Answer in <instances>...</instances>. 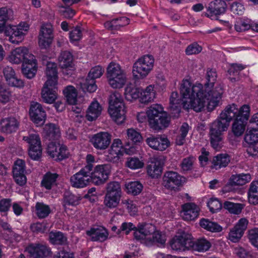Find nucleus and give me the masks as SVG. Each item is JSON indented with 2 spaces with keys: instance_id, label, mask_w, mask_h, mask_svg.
<instances>
[{
  "instance_id": "obj_1",
  "label": "nucleus",
  "mask_w": 258,
  "mask_h": 258,
  "mask_svg": "<svg viewBox=\"0 0 258 258\" xmlns=\"http://www.w3.org/2000/svg\"><path fill=\"white\" fill-rule=\"evenodd\" d=\"M206 78L207 82L204 87L200 83L192 84L187 79L182 80L180 94L184 98L189 99L188 102H183L184 108L201 112L207 103L208 110L212 111L218 105L223 91L220 85H215L217 80L215 70L208 69Z\"/></svg>"
},
{
  "instance_id": "obj_2",
  "label": "nucleus",
  "mask_w": 258,
  "mask_h": 258,
  "mask_svg": "<svg viewBox=\"0 0 258 258\" xmlns=\"http://www.w3.org/2000/svg\"><path fill=\"white\" fill-rule=\"evenodd\" d=\"M13 14L11 9L6 7L0 9V32L4 30L5 34L9 36V41L18 44L28 30L29 25L26 23H21L17 26H6V22L13 18Z\"/></svg>"
},
{
  "instance_id": "obj_3",
  "label": "nucleus",
  "mask_w": 258,
  "mask_h": 258,
  "mask_svg": "<svg viewBox=\"0 0 258 258\" xmlns=\"http://www.w3.org/2000/svg\"><path fill=\"white\" fill-rule=\"evenodd\" d=\"M250 107L248 105L244 104L239 109L235 104L229 105L225 107L221 113H225L227 115L231 112L233 116L229 120V124L233 118H234L232 126V131L236 137L241 136L245 129V126L248 120L250 114Z\"/></svg>"
},
{
  "instance_id": "obj_4",
  "label": "nucleus",
  "mask_w": 258,
  "mask_h": 258,
  "mask_svg": "<svg viewBox=\"0 0 258 258\" xmlns=\"http://www.w3.org/2000/svg\"><path fill=\"white\" fill-rule=\"evenodd\" d=\"M229 115L221 113L220 116L212 123L210 128L209 136L211 146L215 150H219L222 147V134L229 126V121L233 116V113Z\"/></svg>"
},
{
  "instance_id": "obj_5",
  "label": "nucleus",
  "mask_w": 258,
  "mask_h": 258,
  "mask_svg": "<svg viewBox=\"0 0 258 258\" xmlns=\"http://www.w3.org/2000/svg\"><path fill=\"white\" fill-rule=\"evenodd\" d=\"M146 114L150 126L154 130L159 131L169 124V118L163 112L162 107L159 104L151 106L147 110Z\"/></svg>"
},
{
  "instance_id": "obj_6",
  "label": "nucleus",
  "mask_w": 258,
  "mask_h": 258,
  "mask_svg": "<svg viewBox=\"0 0 258 258\" xmlns=\"http://www.w3.org/2000/svg\"><path fill=\"white\" fill-rule=\"evenodd\" d=\"M108 112L112 119L117 124H121L124 121V105L119 93H114L110 96Z\"/></svg>"
},
{
  "instance_id": "obj_7",
  "label": "nucleus",
  "mask_w": 258,
  "mask_h": 258,
  "mask_svg": "<svg viewBox=\"0 0 258 258\" xmlns=\"http://www.w3.org/2000/svg\"><path fill=\"white\" fill-rule=\"evenodd\" d=\"M107 78L109 85L113 88H121L125 85L126 76L120 65L111 62L107 69Z\"/></svg>"
},
{
  "instance_id": "obj_8",
  "label": "nucleus",
  "mask_w": 258,
  "mask_h": 258,
  "mask_svg": "<svg viewBox=\"0 0 258 258\" xmlns=\"http://www.w3.org/2000/svg\"><path fill=\"white\" fill-rule=\"evenodd\" d=\"M154 59L151 55H146L139 58L134 64L133 74L137 79L145 77L153 68Z\"/></svg>"
},
{
  "instance_id": "obj_9",
  "label": "nucleus",
  "mask_w": 258,
  "mask_h": 258,
  "mask_svg": "<svg viewBox=\"0 0 258 258\" xmlns=\"http://www.w3.org/2000/svg\"><path fill=\"white\" fill-rule=\"evenodd\" d=\"M104 72V69L100 66L92 68L89 71L87 78L80 82L81 87L83 91L90 93L95 92L97 88L95 79L101 77Z\"/></svg>"
},
{
  "instance_id": "obj_10",
  "label": "nucleus",
  "mask_w": 258,
  "mask_h": 258,
  "mask_svg": "<svg viewBox=\"0 0 258 258\" xmlns=\"http://www.w3.org/2000/svg\"><path fill=\"white\" fill-rule=\"evenodd\" d=\"M184 182L185 178L177 172L167 171L163 174L162 184L168 190L177 191Z\"/></svg>"
},
{
  "instance_id": "obj_11",
  "label": "nucleus",
  "mask_w": 258,
  "mask_h": 258,
  "mask_svg": "<svg viewBox=\"0 0 258 258\" xmlns=\"http://www.w3.org/2000/svg\"><path fill=\"white\" fill-rule=\"evenodd\" d=\"M23 140L26 142L29 147V155L34 160H38L42 153L40 138L36 133H29L28 136H24Z\"/></svg>"
},
{
  "instance_id": "obj_12",
  "label": "nucleus",
  "mask_w": 258,
  "mask_h": 258,
  "mask_svg": "<svg viewBox=\"0 0 258 258\" xmlns=\"http://www.w3.org/2000/svg\"><path fill=\"white\" fill-rule=\"evenodd\" d=\"M110 172V166L108 164L98 165L91 171L90 180L95 185L103 184L108 178Z\"/></svg>"
},
{
  "instance_id": "obj_13",
  "label": "nucleus",
  "mask_w": 258,
  "mask_h": 258,
  "mask_svg": "<svg viewBox=\"0 0 258 258\" xmlns=\"http://www.w3.org/2000/svg\"><path fill=\"white\" fill-rule=\"evenodd\" d=\"M111 135L107 132H100L93 135L90 143L97 150H104L108 148L111 143Z\"/></svg>"
},
{
  "instance_id": "obj_14",
  "label": "nucleus",
  "mask_w": 258,
  "mask_h": 258,
  "mask_svg": "<svg viewBox=\"0 0 258 258\" xmlns=\"http://www.w3.org/2000/svg\"><path fill=\"white\" fill-rule=\"evenodd\" d=\"M165 161L164 156H155L151 158L147 167L148 174L152 178L158 177L161 174Z\"/></svg>"
},
{
  "instance_id": "obj_15",
  "label": "nucleus",
  "mask_w": 258,
  "mask_h": 258,
  "mask_svg": "<svg viewBox=\"0 0 258 258\" xmlns=\"http://www.w3.org/2000/svg\"><path fill=\"white\" fill-rule=\"evenodd\" d=\"M248 221L245 218L239 219L228 234L229 239L233 242H237L242 237L247 227Z\"/></svg>"
},
{
  "instance_id": "obj_16",
  "label": "nucleus",
  "mask_w": 258,
  "mask_h": 258,
  "mask_svg": "<svg viewBox=\"0 0 258 258\" xmlns=\"http://www.w3.org/2000/svg\"><path fill=\"white\" fill-rule=\"evenodd\" d=\"M146 143L154 150L163 151L170 145L169 140L165 135L151 136L146 140Z\"/></svg>"
},
{
  "instance_id": "obj_17",
  "label": "nucleus",
  "mask_w": 258,
  "mask_h": 258,
  "mask_svg": "<svg viewBox=\"0 0 258 258\" xmlns=\"http://www.w3.org/2000/svg\"><path fill=\"white\" fill-rule=\"evenodd\" d=\"M29 114L32 121L38 125L45 122L46 114L41 104L37 102H31Z\"/></svg>"
},
{
  "instance_id": "obj_18",
  "label": "nucleus",
  "mask_w": 258,
  "mask_h": 258,
  "mask_svg": "<svg viewBox=\"0 0 258 258\" xmlns=\"http://www.w3.org/2000/svg\"><path fill=\"white\" fill-rule=\"evenodd\" d=\"M87 170V168H82L71 177L70 182L72 186L76 188H83L89 184L90 181L91 173L86 171Z\"/></svg>"
},
{
  "instance_id": "obj_19",
  "label": "nucleus",
  "mask_w": 258,
  "mask_h": 258,
  "mask_svg": "<svg viewBox=\"0 0 258 258\" xmlns=\"http://www.w3.org/2000/svg\"><path fill=\"white\" fill-rule=\"evenodd\" d=\"M30 56H34L29 52L25 47H19L12 50L9 55V61L13 63L19 64L26 62L29 59Z\"/></svg>"
},
{
  "instance_id": "obj_20",
  "label": "nucleus",
  "mask_w": 258,
  "mask_h": 258,
  "mask_svg": "<svg viewBox=\"0 0 258 258\" xmlns=\"http://www.w3.org/2000/svg\"><path fill=\"white\" fill-rule=\"evenodd\" d=\"M57 84L49 83L46 81L41 90V97L44 102L47 104L53 103L56 99Z\"/></svg>"
},
{
  "instance_id": "obj_21",
  "label": "nucleus",
  "mask_w": 258,
  "mask_h": 258,
  "mask_svg": "<svg viewBox=\"0 0 258 258\" xmlns=\"http://www.w3.org/2000/svg\"><path fill=\"white\" fill-rule=\"evenodd\" d=\"M53 38L52 26L45 24L41 26L39 37V45L41 48H47L52 42Z\"/></svg>"
},
{
  "instance_id": "obj_22",
  "label": "nucleus",
  "mask_w": 258,
  "mask_h": 258,
  "mask_svg": "<svg viewBox=\"0 0 258 258\" xmlns=\"http://www.w3.org/2000/svg\"><path fill=\"white\" fill-rule=\"evenodd\" d=\"M226 4L223 0H214L210 2L206 7L208 13L204 15L209 18L214 15H220L225 13Z\"/></svg>"
},
{
  "instance_id": "obj_23",
  "label": "nucleus",
  "mask_w": 258,
  "mask_h": 258,
  "mask_svg": "<svg viewBox=\"0 0 258 258\" xmlns=\"http://www.w3.org/2000/svg\"><path fill=\"white\" fill-rule=\"evenodd\" d=\"M27 250L32 258H44L50 252L46 245L40 243H32L27 247Z\"/></svg>"
},
{
  "instance_id": "obj_24",
  "label": "nucleus",
  "mask_w": 258,
  "mask_h": 258,
  "mask_svg": "<svg viewBox=\"0 0 258 258\" xmlns=\"http://www.w3.org/2000/svg\"><path fill=\"white\" fill-rule=\"evenodd\" d=\"M20 125L19 120L14 117L3 118L0 121L1 131L6 134H11L16 132Z\"/></svg>"
},
{
  "instance_id": "obj_25",
  "label": "nucleus",
  "mask_w": 258,
  "mask_h": 258,
  "mask_svg": "<svg viewBox=\"0 0 258 258\" xmlns=\"http://www.w3.org/2000/svg\"><path fill=\"white\" fill-rule=\"evenodd\" d=\"M181 216L184 220L192 221L199 215L200 208L194 203H187L182 206Z\"/></svg>"
},
{
  "instance_id": "obj_26",
  "label": "nucleus",
  "mask_w": 258,
  "mask_h": 258,
  "mask_svg": "<svg viewBox=\"0 0 258 258\" xmlns=\"http://www.w3.org/2000/svg\"><path fill=\"white\" fill-rule=\"evenodd\" d=\"M123 155L122 144L120 140L114 139L108 151L107 159L110 162H117Z\"/></svg>"
},
{
  "instance_id": "obj_27",
  "label": "nucleus",
  "mask_w": 258,
  "mask_h": 258,
  "mask_svg": "<svg viewBox=\"0 0 258 258\" xmlns=\"http://www.w3.org/2000/svg\"><path fill=\"white\" fill-rule=\"evenodd\" d=\"M86 234L90 237L93 241L103 242L108 236L107 230L102 226H95L86 231Z\"/></svg>"
},
{
  "instance_id": "obj_28",
  "label": "nucleus",
  "mask_w": 258,
  "mask_h": 258,
  "mask_svg": "<svg viewBox=\"0 0 258 258\" xmlns=\"http://www.w3.org/2000/svg\"><path fill=\"white\" fill-rule=\"evenodd\" d=\"M3 73L8 84L12 87L22 88L24 86L23 81L15 76V73L12 67L7 66L5 68Z\"/></svg>"
},
{
  "instance_id": "obj_29",
  "label": "nucleus",
  "mask_w": 258,
  "mask_h": 258,
  "mask_svg": "<svg viewBox=\"0 0 258 258\" xmlns=\"http://www.w3.org/2000/svg\"><path fill=\"white\" fill-rule=\"evenodd\" d=\"M30 58L27 62L22 64V73L28 79L33 78L37 71L36 60L34 56H30Z\"/></svg>"
},
{
  "instance_id": "obj_30",
  "label": "nucleus",
  "mask_w": 258,
  "mask_h": 258,
  "mask_svg": "<svg viewBox=\"0 0 258 258\" xmlns=\"http://www.w3.org/2000/svg\"><path fill=\"white\" fill-rule=\"evenodd\" d=\"M102 107L97 101H93L86 112V118L90 121L96 120L101 114Z\"/></svg>"
},
{
  "instance_id": "obj_31",
  "label": "nucleus",
  "mask_w": 258,
  "mask_h": 258,
  "mask_svg": "<svg viewBox=\"0 0 258 258\" xmlns=\"http://www.w3.org/2000/svg\"><path fill=\"white\" fill-rule=\"evenodd\" d=\"M251 180V176L249 173L236 174L231 176L229 183L232 186H241L249 182Z\"/></svg>"
},
{
  "instance_id": "obj_32",
  "label": "nucleus",
  "mask_w": 258,
  "mask_h": 258,
  "mask_svg": "<svg viewBox=\"0 0 258 258\" xmlns=\"http://www.w3.org/2000/svg\"><path fill=\"white\" fill-rule=\"evenodd\" d=\"M230 161V156L226 154H219L215 156L212 161V168L216 170L226 167Z\"/></svg>"
},
{
  "instance_id": "obj_33",
  "label": "nucleus",
  "mask_w": 258,
  "mask_h": 258,
  "mask_svg": "<svg viewBox=\"0 0 258 258\" xmlns=\"http://www.w3.org/2000/svg\"><path fill=\"white\" fill-rule=\"evenodd\" d=\"M166 241V235L159 231H155L151 237L148 238L146 245L157 244L158 246H164Z\"/></svg>"
},
{
  "instance_id": "obj_34",
  "label": "nucleus",
  "mask_w": 258,
  "mask_h": 258,
  "mask_svg": "<svg viewBox=\"0 0 258 258\" xmlns=\"http://www.w3.org/2000/svg\"><path fill=\"white\" fill-rule=\"evenodd\" d=\"M58 177V175L55 173L47 172L43 177L41 182V186L47 189H51L52 187L56 185Z\"/></svg>"
},
{
  "instance_id": "obj_35",
  "label": "nucleus",
  "mask_w": 258,
  "mask_h": 258,
  "mask_svg": "<svg viewBox=\"0 0 258 258\" xmlns=\"http://www.w3.org/2000/svg\"><path fill=\"white\" fill-rule=\"evenodd\" d=\"M47 80L49 83L57 84V72L55 63L48 62L47 63L45 72Z\"/></svg>"
},
{
  "instance_id": "obj_36",
  "label": "nucleus",
  "mask_w": 258,
  "mask_h": 258,
  "mask_svg": "<svg viewBox=\"0 0 258 258\" xmlns=\"http://www.w3.org/2000/svg\"><path fill=\"white\" fill-rule=\"evenodd\" d=\"M188 240L183 235L176 236L170 242L171 247L175 251H184L187 247Z\"/></svg>"
},
{
  "instance_id": "obj_37",
  "label": "nucleus",
  "mask_w": 258,
  "mask_h": 258,
  "mask_svg": "<svg viewBox=\"0 0 258 258\" xmlns=\"http://www.w3.org/2000/svg\"><path fill=\"white\" fill-rule=\"evenodd\" d=\"M178 93L172 92L170 98V112L174 116H178L180 112V101L177 98Z\"/></svg>"
},
{
  "instance_id": "obj_38",
  "label": "nucleus",
  "mask_w": 258,
  "mask_h": 258,
  "mask_svg": "<svg viewBox=\"0 0 258 258\" xmlns=\"http://www.w3.org/2000/svg\"><path fill=\"white\" fill-rule=\"evenodd\" d=\"M154 88V86L150 85L144 90L140 91V100L142 103H148L154 100L155 98V91Z\"/></svg>"
},
{
  "instance_id": "obj_39",
  "label": "nucleus",
  "mask_w": 258,
  "mask_h": 258,
  "mask_svg": "<svg viewBox=\"0 0 258 258\" xmlns=\"http://www.w3.org/2000/svg\"><path fill=\"white\" fill-rule=\"evenodd\" d=\"M248 198L249 203L255 205L258 203V181L251 182L248 191Z\"/></svg>"
},
{
  "instance_id": "obj_40",
  "label": "nucleus",
  "mask_w": 258,
  "mask_h": 258,
  "mask_svg": "<svg viewBox=\"0 0 258 258\" xmlns=\"http://www.w3.org/2000/svg\"><path fill=\"white\" fill-rule=\"evenodd\" d=\"M105 194L122 197V190L120 183L117 181H111L108 183L106 187Z\"/></svg>"
},
{
  "instance_id": "obj_41",
  "label": "nucleus",
  "mask_w": 258,
  "mask_h": 258,
  "mask_svg": "<svg viewBox=\"0 0 258 258\" xmlns=\"http://www.w3.org/2000/svg\"><path fill=\"white\" fill-rule=\"evenodd\" d=\"M200 226L204 229L212 232H220L222 227L217 223L203 218L200 221Z\"/></svg>"
},
{
  "instance_id": "obj_42",
  "label": "nucleus",
  "mask_w": 258,
  "mask_h": 258,
  "mask_svg": "<svg viewBox=\"0 0 258 258\" xmlns=\"http://www.w3.org/2000/svg\"><path fill=\"white\" fill-rule=\"evenodd\" d=\"M58 61L59 66L61 68L67 69L71 67L73 62L72 53L68 51L61 52L58 57Z\"/></svg>"
},
{
  "instance_id": "obj_43",
  "label": "nucleus",
  "mask_w": 258,
  "mask_h": 258,
  "mask_svg": "<svg viewBox=\"0 0 258 258\" xmlns=\"http://www.w3.org/2000/svg\"><path fill=\"white\" fill-rule=\"evenodd\" d=\"M81 200V197L73 194L69 191H66L63 196V205L64 206H75L80 203Z\"/></svg>"
},
{
  "instance_id": "obj_44",
  "label": "nucleus",
  "mask_w": 258,
  "mask_h": 258,
  "mask_svg": "<svg viewBox=\"0 0 258 258\" xmlns=\"http://www.w3.org/2000/svg\"><path fill=\"white\" fill-rule=\"evenodd\" d=\"M63 94L70 104H75L77 102V92L72 86H68L63 90Z\"/></svg>"
},
{
  "instance_id": "obj_45",
  "label": "nucleus",
  "mask_w": 258,
  "mask_h": 258,
  "mask_svg": "<svg viewBox=\"0 0 258 258\" xmlns=\"http://www.w3.org/2000/svg\"><path fill=\"white\" fill-rule=\"evenodd\" d=\"M121 197L105 194L103 204L110 209L116 208L120 202Z\"/></svg>"
},
{
  "instance_id": "obj_46",
  "label": "nucleus",
  "mask_w": 258,
  "mask_h": 258,
  "mask_svg": "<svg viewBox=\"0 0 258 258\" xmlns=\"http://www.w3.org/2000/svg\"><path fill=\"white\" fill-rule=\"evenodd\" d=\"M244 140L248 144H253L258 142V127L251 126L245 136Z\"/></svg>"
},
{
  "instance_id": "obj_47",
  "label": "nucleus",
  "mask_w": 258,
  "mask_h": 258,
  "mask_svg": "<svg viewBox=\"0 0 258 258\" xmlns=\"http://www.w3.org/2000/svg\"><path fill=\"white\" fill-rule=\"evenodd\" d=\"M124 95L128 101L136 99L140 97V89L131 85H127L125 89Z\"/></svg>"
},
{
  "instance_id": "obj_48",
  "label": "nucleus",
  "mask_w": 258,
  "mask_h": 258,
  "mask_svg": "<svg viewBox=\"0 0 258 258\" xmlns=\"http://www.w3.org/2000/svg\"><path fill=\"white\" fill-rule=\"evenodd\" d=\"M44 130L49 137V140H57L60 136V133L58 128L53 123H49L45 125Z\"/></svg>"
},
{
  "instance_id": "obj_49",
  "label": "nucleus",
  "mask_w": 258,
  "mask_h": 258,
  "mask_svg": "<svg viewBox=\"0 0 258 258\" xmlns=\"http://www.w3.org/2000/svg\"><path fill=\"white\" fill-rule=\"evenodd\" d=\"M126 192L134 196L139 195L143 189V185L138 181H131L125 184Z\"/></svg>"
},
{
  "instance_id": "obj_50",
  "label": "nucleus",
  "mask_w": 258,
  "mask_h": 258,
  "mask_svg": "<svg viewBox=\"0 0 258 258\" xmlns=\"http://www.w3.org/2000/svg\"><path fill=\"white\" fill-rule=\"evenodd\" d=\"M36 214L39 218H44L47 217L50 213L49 206L43 203L37 202L35 205Z\"/></svg>"
},
{
  "instance_id": "obj_51",
  "label": "nucleus",
  "mask_w": 258,
  "mask_h": 258,
  "mask_svg": "<svg viewBox=\"0 0 258 258\" xmlns=\"http://www.w3.org/2000/svg\"><path fill=\"white\" fill-rule=\"evenodd\" d=\"M251 21L249 19L239 18L237 19L234 25L235 29L237 32L246 31L250 28Z\"/></svg>"
},
{
  "instance_id": "obj_52",
  "label": "nucleus",
  "mask_w": 258,
  "mask_h": 258,
  "mask_svg": "<svg viewBox=\"0 0 258 258\" xmlns=\"http://www.w3.org/2000/svg\"><path fill=\"white\" fill-rule=\"evenodd\" d=\"M50 242L53 244L61 245L66 243V237L60 232H51L49 234Z\"/></svg>"
},
{
  "instance_id": "obj_53",
  "label": "nucleus",
  "mask_w": 258,
  "mask_h": 258,
  "mask_svg": "<svg viewBox=\"0 0 258 258\" xmlns=\"http://www.w3.org/2000/svg\"><path fill=\"white\" fill-rule=\"evenodd\" d=\"M188 124L184 122L181 126L179 130V134L176 137L175 143L179 146L183 145L185 141V137L189 131Z\"/></svg>"
},
{
  "instance_id": "obj_54",
  "label": "nucleus",
  "mask_w": 258,
  "mask_h": 258,
  "mask_svg": "<svg viewBox=\"0 0 258 258\" xmlns=\"http://www.w3.org/2000/svg\"><path fill=\"white\" fill-rule=\"evenodd\" d=\"M223 207L230 213L236 215L240 214L244 207L241 204L234 203L229 201L225 202Z\"/></svg>"
},
{
  "instance_id": "obj_55",
  "label": "nucleus",
  "mask_w": 258,
  "mask_h": 258,
  "mask_svg": "<svg viewBox=\"0 0 258 258\" xmlns=\"http://www.w3.org/2000/svg\"><path fill=\"white\" fill-rule=\"evenodd\" d=\"M193 246L196 250L202 252L209 250L211 244L207 239L205 238H202L198 239L195 241Z\"/></svg>"
},
{
  "instance_id": "obj_56",
  "label": "nucleus",
  "mask_w": 258,
  "mask_h": 258,
  "mask_svg": "<svg viewBox=\"0 0 258 258\" xmlns=\"http://www.w3.org/2000/svg\"><path fill=\"white\" fill-rule=\"evenodd\" d=\"M58 12L60 15L64 18L71 19L76 14V11L70 7H66L62 5L59 6Z\"/></svg>"
},
{
  "instance_id": "obj_57",
  "label": "nucleus",
  "mask_w": 258,
  "mask_h": 258,
  "mask_svg": "<svg viewBox=\"0 0 258 258\" xmlns=\"http://www.w3.org/2000/svg\"><path fill=\"white\" fill-rule=\"evenodd\" d=\"M141 226V230L145 235L146 242L148 241V238L151 237L156 230V227L149 223L139 224Z\"/></svg>"
},
{
  "instance_id": "obj_58",
  "label": "nucleus",
  "mask_w": 258,
  "mask_h": 258,
  "mask_svg": "<svg viewBox=\"0 0 258 258\" xmlns=\"http://www.w3.org/2000/svg\"><path fill=\"white\" fill-rule=\"evenodd\" d=\"M69 37L71 42L77 44L82 37V32L80 27H76L69 34Z\"/></svg>"
},
{
  "instance_id": "obj_59",
  "label": "nucleus",
  "mask_w": 258,
  "mask_h": 258,
  "mask_svg": "<svg viewBox=\"0 0 258 258\" xmlns=\"http://www.w3.org/2000/svg\"><path fill=\"white\" fill-rule=\"evenodd\" d=\"M144 163L140 161L139 158L135 157H129L127 159L126 165L132 169H137L143 167Z\"/></svg>"
},
{
  "instance_id": "obj_60",
  "label": "nucleus",
  "mask_w": 258,
  "mask_h": 258,
  "mask_svg": "<svg viewBox=\"0 0 258 258\" xmlns=\"http://www.w3.org/2000/svg\"><path fill=\"white\" fill-rule=\"evenodd\" d=\"M126 134L128 140L135 143L140 142L142 139L140 133L133 128H128L126 131Z\"/></svg>"
},
{
  "instance_id": "obj_61",
  "label": "nucleus",
  "mask_w": 258,
  "mask_h": 258,
  "mask_svg": "<svg viewBox=\"0 0 258 258\" xmlns=\"http://www.w3.org/2000/svg\"><path fill=\"white\" fill-rule=\"evenodd\" d=\"M207 206L210 211L213 213H216L221 210L222 204L220 201L216 198H211L207 203Z\"/></svg>"
},
{
  "instance_id": "obj_62",
  "label": "nucleus",
  "mask_w": 258,
  "mask_h": 258,
  "mask_svg": "<svg viewBox=\"0 0 258 258\" xmlns=\"http://www.w3.org/2000/svg\"><path fill=\"white\" fill-rule=\"evenodd\" d=\"M195 159L190 156L184 158L180 163V167L183 171H188L192 170Z\"/></svg>"
},
{
  "instance_id": "obj_63",
  "label": "nucleus",
  "mask_w": 258,
  "mask_h": 258,
  "mask_svg": "<svg viewBox=\"0 0 258 258\" xmlns=\"http://www.w3.org/2000/svg\"><path fill=\"white\" fill-rule=\"evenodd\" d=\"M247 237L250 243L258 249V228L249 230Z\"/></svg>"
},
{
  "instance_id": "obj_64",
  "label": "nucleus",
  "mask_w": 258,
  "mask_h": 258,
  "mask_svg": "<svg viewBox=\"0 0 258 258\" xmlns=\"http://www.w3.org/2000/svg\"><path fill=\"white\" fill-rule=\"evenodd\" d=\"M47 223L45 222L33 223L30 226V229L33 232L44 233L47 230Z\"/></svg>"
}]
</instances>
